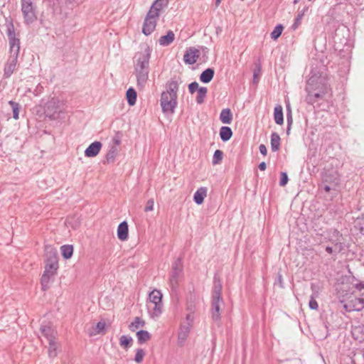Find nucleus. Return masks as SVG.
<instances>
[{
    "label": "nucleus",
    "mask_w": 364,
    "mask_h": 364,
    "mask_svg": "<svg viewBox=\"0 0 364 364\" xmlns=\"http://www.w3.org/2000/svg\"><path fill=\"white\" fill-rule=\"evenodd\" d=\"M329 78L326 74L317 75L316 74L310 76L306 82L305 90L307 93L306 102L313 105L318 100L331 92L329 85Z\"/></svg>",
    "instance_id": "nucleus-1"
},
{
    "label": "nucleus",
    "mask_w": 364,
    "mask_h": 364,
    "mask_svg": "<svg viewBox=\"0 0 364 364\" xmlns=\"http://www.w3.org/2000/svg\"><path fill=\"white\" fill-rule=\"evenodd\" d=\"M152 50L146 46L144 50L137 52L134 57V74L136 78V85L140 90H143L149 80V60Z\"/></svg>",
    "instance_id": "nucleus-2"
},
{
    "label": "nucleus",
    "mask_w": 364,
    "mask_h": 364,
    "mask_svg": "<svg viewBox=\"0 0 364 364\" xmlns=\"http://www.w3.org/2000/svg\"><path fill=\"white\" fill-rule=\"evenodd\" d=\"M166 90L162 92L160 105L164 114H173L177 106V92L178 83L176 80L171 79L166 83Z\"/></svg>",
    "instance_id": "nucleus-3"
},
{
    "label": "nucleus",
    "mask_w": 364,
    "mask_h": 364,
    "mask_svg": "<svg viewBox=\"0 0 364 364\" xmlns=\"http://www.w3.org/2000/svg\"><path fill=\"white\" fill-rule=\"evenodd\" d=\"M58 269V257L55 250H51L46 260L45 270L41 279L42 289L46 291L49 288V283L57 274Z\"/></svg>",
    "instance_id": "nucleus-4"
},
{
    "label": "nucleus",
    "mask_w": 364,
    "mask_h": 364,
    "mask_svg": "<svg viewBox=\"0 0 364 364\" xmlns=\"http://www.w3.org/2000/svg\"><path fill=\"white\" fill-rule=\"evenodd\" d=\"M162 294L158 289H154L149 293L147 301V309L152 318H158L162 313Z\"/></svg>",
    "instance_id": "nucleus-5"
},
{
    "label": "nucleus",
    "mask_w": 364,
    "mask_h": 364,
    "mask_svg": "<svg viewBox=\"0 0 364 364\" xmlns=\"http://www.w3.org/2000/svg\"><path fill=\"white\" fill-rule=\"evenodd\" d=\"M65 105L64 100L56 97H52L45 105L44 110L46 117L51 119H56L59 114L63 112Z\"/></svg>",
    "instance_id": "nucleus-6"
},
{
    "label": "nucleus",
    "mask_w": 364,
    "mask_h": 364,
    "mask_svg": "<svg viewBox=\"0 0 364 364\" xmlns=\"http://www.w3.org/2000/svg\"><path fill=\"white\" fill-rule=\"evenodd\" d=\"M21 6L24 23L27 25L33 23L37 19L33 0H21Z\"/></svg>",
    "instance_id": "nucleus-7"
},
{
    "label": "nucleus",
    "mask_w": 364,
    "mask_h": 364,
    "mask_svg": "<svg viewBox=\"0 0 364 364\" xmlns=\"http://www.w3.org/2000/svg\"><path fill=\"white\" fill-rule=\"evenodd\" d=\"M183 272V262L181 258H177L172 264L169 277V284L172 291H176L179 283V277Z\"/></svg>",
    "instance_id": "nucleus-8"
},
{
    "label": "nucleus",
    "mask_w": 364,
    "mask_h": 364,
    "mask_svg": "<svg viewBox=\"0 0 364 364\" xmlns=\"http://www.w3.org/2000/svg\"><path fill=\"white\" fill-rule=\"evenodd\" d=\"M7 36L9 41L11 55H18L20 50V40L16 37L13 23H10V25L8 26Z\"/></svg>",
    "instance_id": "nucleus-9"
},
{
    "label": "nucleus",
    "mask_w": 364,
    "mask_h": 364,
    "mask_svg": "<svg viewBox=\"0 0 364 364\" xmlns=\"http://www.w3.org/2000/svg\"><path fill=\"white\" fill-rule=\"evenodd\" d=\"M224 306L223 298H211L210 313L212 319L215 322H219L221 318L222 307Z\"/></svg>",
    "instance_id": "nucleus-10"
},
{
    "label": "nucleus",
    "mask_w": 364,
    "mask_h": 364,
    "mask_svg": "<svg viewBox=\"0 0 364 364\" xmlns=\"http://www.w3.org/2000/svg\"><path fill=\"white\" fill-rule=\"evenodd\" d=\"M159 17L147 13L142 26V33L145 36H149L156 28V23Z\"/></svg>",
    "instance_id": "nucleus-11"
},
{
    "label": "nucleus",
    "mask_w": 364,
    "mask_h": 364,
    "mask_svg": "<svg viewBox=\"0 0 364 364\" xmlns=\"http://www.w3.org/2000/svg\"><path fill=\"white\" fill-rule=\"evenodd\" d=\"M346 309L348 311H361L364 308V294L362 297H355L344 305Z\"/></svg>",
    "instance_id": "nucleus-12"
},
{
    "label": "nucleus",
    "mask_w": 364,
    "mask_h": 364,
    "mask_svg": "<svg viewBox=\"0 0 364 364\" xmlns=\"http://www.w3.org/2000/svg\"><path fill=\"white\" fill-rule=\"evenodd\" d=\"M200 54L199 50L191 47L186 50L183 55V60L186 64L193 65L197 62Z\"/></svg>",
    "instance_id": "nucleus-13"
},
{
    "label": "nucleus",
    "mask_w": 364,
    "mask_h": 364,
    "mask_svg": "<svg viewBox=\"0 0 364 364\" xmlns=\"http://www.w3.org/2000/svg\"><path fill=\"white\" fill-rule=\"evenodd\" d=\"M18 56L16 55H11L4 66V76L5 78L9 77L16 69Z\"/></svg>",
    "instance_id": "nucleus-14"
},
{
    "label": "nucleus",
    "mask_w": 364,
    "mask_h": 364,
    "mask_svg": "<svg viewBox=\"0 0 364 364\" xmlns=\"http://www.w3.org/2000/svg\"><path fill=\"white\" fill-rule=\"evenodd\" d=\"M168 0H156L151 5L148 13L159 17L161 11L168 6Z\"/></svg>",
    "instance_id": "nucleus-15"
},
{
    "label": "nucleus",
    "mask_w": 364,
    "mask_h": 364,
    "mask_svg": "<svg viewBox=\"0 0 364 364\" xmlns=\"http://www.w3.org/2000/svg\"><path fill=\"white\" fill-rule=\"evenodd\" d=\"M102 144L100 141H94L89 145L85 151V156L87 157H95L100 151Z\"/></svg>",
    "instance_id": "nucleus-16"
},
{
    "label": "nucleus",
    "mask_w": 364,
    "mask_h": 364,
    "mask_svg": "<svg viewBox=\"0 0 364 364\" xmlns=\"http://www.w3.org/2000/svg\"><path fill=\"white\" fill-rule=\"evenodd\" d=\"M223 285L221 279L217 275L214 276L213 278V287L212 290L211 298H223L222 297Z\"/></svg>",
    "instance_id": "nucleus-17"
},
{
    "label": "nucleus",
    "mask_w": 364,
    "mask_h": 364,
    "mask_svg": "<svg viewBox=\"0 0 364 364\" xmlns=\"http://www.w3.org/2000/svg\"><path fill=\"white\" fill-rule=\"evenodd\" d=\"M191 327L190 324L181 325L178 333V340L180 345H182L187 339Z\"/></svg>",
    "instance_id": "nucleus-18"
},
{
    "label": "nucleus",
    "mask_w": 364,
    "mask_h": 364,
    "mask_svg": "<svg viewBox=\"0 0 364 364\" xmlns=\"http://www.w3.org/2000/svg\"><path fill=\"white\" fill-rule=\"evenodd\" d=\"M41 331L43 336L48 340L52 341L56 338L57 332L50 326L44 325L41 327Z\"/></svg>",
    "instance_id": "nucleus-19"
},
{
    "label": "nucleus",
    "mask_w": 364,
    "mask_h": 364,
    "mask_svg": "<svg viewBox=\"0 0 364 364\" xmlns=\"http://www.w3.org/2000/svg\"><path fill=\"white\" fill-rule=\"evenodd\" d=\"M208 189L206 187H200L195 192L193 195V200L198 205H201L204 198L207 196Z\"/></svg>",
    "instance_id": "nucleus-20"
},
{
    "label": "nucleus",
    "mask_w": 364,
    "mask_h": 364,
    "mask_svg": "<svg viewBox=\"0 0 364 364\" xmlns=\"http://www.w3.org/2000/svg\"><path fill=\"white\" fill-rule=\"evenodd\" d=\"M128 224L126 221L122 222L117 228V237L122 240L124 241L128 238Z\"/></svg>",
    "instance_id": "nucleus-21"
},
{
    "label": "nucleus",
    "mask_w": 364,
    "mask_h": 364,
    "mask_svg": "<svg viewBox=\"0 0 364 364\" xmlns=\"http://www.w3.org/2000/svg\"><path fill=\"white\" fill-rule=\"evenodd\" d=\"M175 39V34L172 31H168L166 35L162 36L159 39V43L162 46H168L171 44Z\"/></svg>",
    "instance_id": "nucleus-22"
},
{
    "label": "nucleus",
    "mask_w": 364,
    "mask_h": 364,
    "mask_svg": "<svg viewBox=\"0 0 364 364\" xmlns=\"http://www.w3.org/2000/svg\"><path fill=\"white\" fill-rule=\"evenodd\" d=\"M274 119L275 123L279 125L284 123L283 109L280 105H277L274 109Z\"/></svg>",
    "instance_id": "nucleus-23"
},
{
    "label": "nucleus",
    "mask_w": 364,
    "mask_h": 364,
    "mask_svg": "<svg viewBox=\"0 0 364 364\" xmlns=\"http://www.w3.org/2000/svg\"><path fill=\"white\" fill-rule=\"evenodd\" d=\"M215 71L213 68H207L200 75V80L203 83L210 82L214 77Z\"/></svg>",
    "instance_id": "nucleus-24"
},
{
    "label": "nucleus",
    "mask_w": 364,
    "mask_h": 364,
    "mask_svg": "<svg viewBox=\"0 0 364 364\" xmlns=\"http://www.w3.org/2000/svg\"><path fill=\"white\" fill-rule=\"evenodd\" d=\"M220 120L223 124H230L232 121V114L229 108L222 109L220 114Z\"/></svg>",
    "instance_id": "nucleus-25"
},
{
    "label": "nucleus",
    "mask_w": 364,
    "mask_h": 364,
    "mask_svg": "<svg viewBox=\"0 0 364 364\" xmlns=\"http://www.w3.org/2000/svg\"><path fill=\"white\" fill-rule=\"evenodd\" d=\"M126 97L129 105L133 106L136 104L137 93L133 87H129L126 92Z\"/></svg>",
    "instance_id": "nucleus-26"
},
{
    "label": "nucleus",
    "mask_w": 364,
    "mask_h": 364,
    "mask_svg": "<svg viewBox=\"0 0 364 364\" xmlns=\"http://www.w3.org/2000/svg\"><path fill=\"white\" fill-rule=\"evenodd\" d=\"M118 149L115 146H112L105 156V162L107 164H112L114 161L117 155Z\"/></svg>",
    "instance_id": "nucleus-27"
},
{
    "label": "nucleus",
    "mask_w": 364,
    "mask_h": 364,
    "mask_svg": "<svg viewBox=\"0 0 364 364\" xmlns=\"http://www.w3.org/2000/svg\"><path fill=\"white\" fill-rule=\"evenodd\" d=\"M232 136V131L229 127H222L220 129V136L223 141H227Z\"/></svg>",
    "instance_id": "nucleus-28"
},
{
    "label": "nucleus",
    "mask_w": 364,
    "mask_h": 364,
    "mask_svg": "<svg viewBox=\"0 0 364 364\" xmlns=\"http://www.w3.org/2000/svg\"><path fill=\"white\" fill-rule=\"evenodd\" d=\"M280 136L276 133L273 132L271 135V149L272 151H277L280 147Z\"/></svg>",
    "instance_id": "nucleus-29"
},
{
    "label": "nucleus",
    "mask_w": 364,
    "mask_h": 364,
    "mask_svg": "<svg viewBox=\"0 0 364 364\" xmlns=\"http://www.w3.org/2000/svg\"><path fill=\"white\" fill-rule=\"evenodd\" d=\"M136 337L138 343L142 344L150 340L151 335L147 331L140 330L136 332Z\"/></svg>",
    "instance_id": "nucleus-30"
},
{
    "label": "nucleus",
    "mask_w": 364,
    "mask_h": 364,
    "mask_svg": "<svg viewBox=\"0 0 364 364\" xmlns=\"http://www.w3.org/2000/svg\"><path fill=\"white\" fill-rule=\"evenodd\" d=\"M197 92L198 93L196 101L197 104L201 105L204 102L205 98L208 93V89L205 87H200Z\"/></svg>",
    "instance_id": "nucleus-31"
},
{
    "label": "nucleus",
    "mask_w": 364,
    "mask_h": 364,
    "mask_svg": "<svg viewBox=\"0 0 364 364\" xmlns=\"http://www.w3.org/2000/svg\"><path fill=\"white\" fill-rule=\"evenodd\" d=\"M132 343L133 339L131 336L123 335L119 338V345L124 349L129 348Z\"/></svg>",
    "instance_id": "nucleus-32"
},
{
    "label": "nucleus",
    "mask_w": 364,
    "mask_h": 364,
    "mask_svg": "<svg viewBox=\"0 0 364 364\" xmlns=\"http://www.w3.org/2000/svg\"><path fill=\"white\" fill-rule=\"evenodd\" d=\"M61 254L65 259H70L73 254V247L70 245H64L61 246Z\"/></svg>",
    "instance_id": "nucleus-33"
},
{
    "label": "nucleus",
    "mask_w": 364,
    "mask_h": 364,
    "mask_svg": "<svg viewBox=\"0 0 364 364\" xmlns=\"http://www.w3.org/2000/svg\"><path fill=\"white\" fill-rule=\"evenodd\" d=\"M145 325L144 321L139 317H135L134 321L129 326V329L132 331H135L139 328L144 327Z\"/></svg>",
    "instance_id": "nucleus-34"
},
{
    "label": "nucleus",
    "mask_w": 364,
    "mask_h": 364,
    "mask_svg": "<svg viewBox=\"0 0 364 364\" xmlns=\"http://www.w3.org/2000/svg\"><path fill=\"white\" fill-rule=\"evenodd\" d=\"M307 8H304L302 10L299 11L296 17L294 19V22L291 26L293 30H296L301 23V21L304 17L305 12L306 11Z\"/></svg>",
    "instance_id": "nucleus-35"
},
{
    "label": "nucleus",
    "mask_w": 364,
    "mask_h": 364,
    "mask_svg": "<svg viewBox=\"0 0 364 364\" xmlns=\"http://www.w3.org/2000/svg\"><path fill=\"white\" fill-rule=\"evenodd\" d=\"M48 355L50 358H55L57 356V343H55V339H53L52 341L48 342Z\"/></svg>",
    "instance_id": "nucleus-36"
},
{
    "label": "nucleus",
    "mask_w": 364,
    "mask_h": 364,
    "mask_svg": "<svg viewBox=\"0 0 364 364\" xmlns=\"http://www.w3.org/2000/svg\"><path fill=\"white\" fill-rule=\"evenodd\" d=\"M9 104L10 105V106L12 108V111H13V117L15 119H18L19 118V110H20V105L14 101H9Z\"/></svg>",
    "instance_id": "nucleus-37"
},
{
    "label": "nucleus",
    "mask_w": 364,
    "mask_h": 364,
    "mask_svg": "<svg viewBox=\"0 0 364 364\" xmlns=\"http://www.w3.org/2000/svg\"><path fill=\"white\" fill-rule=\"evenodd\" d=\"M107 323L104 319L100 321L95 327V333L97 334H105L106 332Z\"/></svg>",
    "instance_id": "nucleus-38"
},
{
    "label": "nucleus",
    "mask_w": 364,
    "mask_h": 364,
    "mask_svg": "<svg viewBox=\"0 0 364 364\" xmlns=\"http://www.w3.org/2000/svg\"><path fill=\"white\" fill-rule=\"evenodd\" d=\"M283 29L284 27L282 24L277 25L270 34L271 38L274 40H277L281 36Z\"/></svg>",
    "instance_id": "nucleus-39"
},
{
    "label": "nucleus",
    "mask_w": 364,
    "mask_h": 364,
    "mask_svg": "<svg viewBox=\"0 0 364 364\" xmlns=\"http://www.w3.org/2000/svg\"><path fill=\"white\" fill-rule=\"evenodd\" d=\"M355 227L364 235V213L357 218Z\"/></svg>",
    "instance_id": "nucleus-40"
},
{
    "label": "nucleus",
    "mask_w": 364,
    "mask_h": 364,
    "mask_svg": "<svg viewBox=\"0 0 364 364\" xmlns=\"http://www.w3.org/2000/svg\"><path fill=\"white\" fill-rule=\"evenodd\" d=\"M223 157V152L219 149L216 150L213 154V161H212L213 164L215 165V164H219L222 161Z\"/></svg>",
    "instance_id": "nucleus-41"
},
{
    "label": "nucleus",
    "mask_w": 364,
    "mask_h": 364,
    "mask_svg": "<svg viewBox=\"0 0 364 364\" xmlns=\"http://www.w3.org/2000/svg\"><path fill=\"white\" fill-rule=\"evenodd\" d=\"M145 356V352L142 348H138L136 350V354L134 356V361L137 363H141L144 358Z\"/></svg>",
    "instance_id": "nucleus-42"
},
{
    "label": "nucleus",
    "mask_w": 364,
    "mask_h": 364,
    "mask_svg": "<svg viewBox=\"0 0 364 364\" xmlns=\"http://www.w3.org/2000/svg\"><path fill=\"white\" fill-rule=\"evenodd\" d=\"M332 244L333 245L334 252L336 253H339L343 250V244L341 242L339 238L332 241Z\"/></svg>",
    "instance_id": "nucleus-43"
},
{
    "label": "nucleus",
    "mask_w": 364,
    "mask_h": 364,
    "mask_svg": "<svg viewBox=\"0 0 364 364\" xmlns=\"http://www.w3.org/2000/svg\"><path fill=\"white\" fill-rule=\"evenodd\" d=\"M287 110H288V112L287 113V134H289V132L291 129V127L293 123V118H292L291 111L290 108L288 107Z\"/></svg>",
    "instance_id": "nucleus-44"
},
{
    "label": "nucleus",
    "mask_w": 364,
    "mask_h": 364,
    "mask_svg": "<svg viewBox=\"0 0 364 364\" xmlns=\"http://www.w3.org/2000/svg\"><path fill=\"white\" fill-rule=\"evenodd\" d=\"M322 178L324 182L331 183L333 182L336 178L333 175L328 174L327 172H325L322 174Z\"/></svg>",
    "instance_id": "nucleus-45"
},
{
    "label": "nucleus",
    "mask_w": 364,
    "mask_h": 364,
    "mask_svg": "<svg viewBox=\"0 0 364 364\" xmlns=\"http://www.w3.org/2000/svg\"><path fill=\"white\" fill-rule=\"evenodd\" d=\"M309 306V308L313 310H317L318 308V304L317 301H316L315 296L314 295L311 296Z\"/></svg>",
    "instance_id": "nucleus-46"
},
{
    "label": "nucleus",
    "mask_w": 364,
    "mask_h": 364,
    "mask_svg": "<svg viewBox=\"0 0 364 364\" xmlns=\"http://www.w3.org/2000/svg\"><path fill=\"white\" fill-rule=\"evenodd\" d=\"M199 85L197 82H193L188 85V90L190 93L193 94L196 91H198L200 89Z\"/></svg>",
    "instance_id": "nucleus-47"
},
{
    "label": "nucleus",
    "mask_w": 364,
    "mask_h": 364,
    "mask_svg": "<svg viewBox=\"0 0 364 364\" xmlns=\"http://www.w3.org/2000/svg\"><path fill=\"white\" fill-rule=\"evenodd\" d=\"M288 176L286 172H282L281 173V178L279 181V185L281 186H284L288 183Z\"/></svg>",
    "instance_id": "nucleus-48"
},
{
    "label": "nucleus",
    "mask_w": 364,
    "mask_h": 364,
    "mask_svg": "<svg viewBox=\"0 0 364 364\" xmlns=\"http://www.w3.org/2000/svg\"><path fill=\"white\" fill-rule=\"evenodd\" d=\"M353 287L358 291H360L364 289V282L355 280V283L352 282Z\"/></svg>",
    "instance_id": "nucleus-49"
},
{
    "label": "nucleus",
    "mask_w": 364,
    "mask_h": 364,
    "mask_svg": "<svg viewBox=\"0 0 364 364\" xmlns=\"http://www.w3.org/2000/svg\"><path fill=\"white\" fill-rule=\"evenodd\" d=\"M154 203V202L153 199L148 200V201L146 203V205L145 206V208H144V211L149 212V211L153 210Z\"/></svg>",
    "instance_id": "nucleus-50"
},
{
    "label": "nucleus",
    "mask_w": 364,
    "mask_h": 364,
    "mask_svg": "<svg viewBox=\"0 0 364 364\" xmlns=\"http://www.w3.org/2000/svg\"><path fill=\"white\" fill-rule=\"evenodd\" d=\"M186 321H187V323L186 324H190V327H192L193 326V320H194V315L193 313H190V314H188L186 315Z\"/></svg>",
    "instance_id": "nucleus-51"
},
{
    "label": "nucleus",
    "mask_w": 364,
    "mask_h": 364,
    "mask_svg": "<svg viewBox=\"0 0 364 364\" xmlns=\"http://www.w3.org/2000/svg\"><path fill=\"white\" fill-rule=\"evenodd\" d=\"M43 90V87L41 84H38V85L36 87V88H35V90H34V91H33V94H34L36 96H38V95H39L40 94H41V93H42Z\"/></svg>",
    "instance_id": "nucleus-52"
},
{
    "label": "nucleus",
    "mask_w": 364,
    "mask_h": 364,
    "mask_svg": "<svg viewBox=\"0 0 364 364\" xmlns=\"http://www.w3.org/2000/svg\"><path fill=\"white\" fill-rule=\"evenodd\" d=\"M259 152L262 155H264V156L267 155V148H266L264 144H260L259 146Z\"/></svg>",
    "instance_id": "nucleus-53"
},
{
    "label": "nucleus",
    "mask_w": 364,
    "mask_h": 364,
    "mask_svg": "<svg viewBox=\"0 0 364 364\" xmlns=\"http://www.w3.org/2000/svg\"><path fill=\"white\" fill-rule=\"evenodd\" d=\"M258 168H259V170L261 171H264L267 168V164L265 162L262 161L259 164V166Z\"/></svg>",
    "instance_id": "nucleus-54"
},
{
    "label": "nucleus",
    "mask_w": 364,
    "mask_h": 364,
    "mask_svg": "<svg viewBox=\"0 0 364 364\" xmlns=\"http://www.w3.org/2000/svg\"><path fill=\"white\" fill-rule=\"evenodd\" d=\"M326 251L328 254H330V255H332L333 252H334V247H330V246H327V247H326Z\"/></svg>",
    "instance_id": "nucleus-55"
},
{
    "label": "nucleus",
    "mask_w": 364,
    "mask_h": 364,
    "mask_svg": "<svg viewBox=\"0 0 364 364\" xmlns=\"http://www.w3.org/2000/svg\"><path fill=\"white\" fill-rule=\"evenodd\" d=\"M113 141L116 145H119L121 142L120 139L118 138H114Z\"/></svg>",
    "instance_id": "nucleus-56"
},
{
    "label": "nucleus",
    "mask_w": 364,
    "mask_h": 364,
    "mask_svg": "<svg viewBox=\"0 0 364 364\" xmlns=\"http://www.w3.org/2000/svg\"><path fill=\"white\" fill-rule=\"evenodd\" d=\"M323 190L326 191V192H329L331 191V188L328 185H326L324 186L323 187Z\"/></svg>",
    "instance_id": "nucleus-57"
},
{
    "label": "nucleus",
    "mask_w": 364,
    "mask_h": 364,
    "mask_svg": "<svg viewBox=\"0 0 364 364\" xmlns=\"http://www.w3.org/2000/svg\"><path fill=\"white\" fill-rule=\"evenodd\" d=\"M221 1H222V0H215V7H216V8L219 6V5H220V3H221Z\"/></svg>",
    "instance_id": "nucleus-58"
},
{
    "label": "nucleus",
    "mask_w": 364,
    "mask_h": 364,
    "mask_svg": "<svg viewBox=\"0 0 364 364\" xmlns=\"http://www.w3.org/2000/svg\"><path fill=\"white\" fill-rule=\"evenodd\" d=\"M334 232L336 234V235H340V237H341V235H340L339 232L338 230H335Z\"/></svg>",
    "instance_id": "nucleus-59"
},
{
    "label": "nucleus",
    "mask_w": 364,
    "mask_h": 364,
    "mask_svg": "<svg viewBox=\"0 0 364 364\" xmlns=\"http://www.w3.org/2000/svg\"><path fill=\"white\" fill-rule=\"evenodd\" d=\"M299 0H294V4H296L299 2Z\"/></svg>",
    "instance_id": "nucleus-60"
},
{
    "label": "nucleus",
    "mask_w": 364,
    "mask_h": 364,
    "mask_svg": "<svg viewBox=\"0 0 364 364\" xmlns=\"http://www.w3.org/2000/svg\"><path fill=\"white\" fill-rule=\"evenodd\" d=\"M1 132V128L0 127V133Z\"/></svg>",
    "instance_id": "nucleus-61"
}]
</instances>
